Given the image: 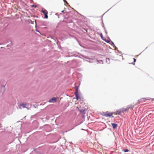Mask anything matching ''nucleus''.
Listing matches in <instances>:
<instances>
[{
  "instance_id": "f257e3e1",
  "label": "nucleus",
  "mask_w": 154,
  "mask_h": 154,
  "mask_svg": "<svg viewBox=\"0 0 154 154\" xmlns=\"http://www.w3.org/2000/svg\"><path fill=\"white\" fill-rule=\"evenodd\" d=\"M58 98L59 97H58L52 98L48 100V102L49 103H55L57 101V100Z\"/></svg>"
},
{
  "instance_id": "f03ea898",
  "label": "nucleus",
  "mask_w": 154,
  "mask_h": 154,
  "mask_svg": "<svg viewBox=\"0 0 154 154\" xmlns=\"http://www.w3.org/2000/svg\"><path fill=\"white\" fill-rule=\"evenodd\" d=\"M79 111L82 114H85V111L86 110V109L84 108L83 109H82L80 107H77Z\"/></svg>"
},
{
  "instance_id": "7ed1b4c3",
  "label": "nucleus",
  "mask_w": 154,
  "mask_h": 154,
  "mask_svg": "<svg viewBox=\"0 0 154 154\" xmlns=\"http://www.w3.org/2000/svg\"><path fill=\"white\" fill-rule=\"evenodd\" d=\"M41 11L44 14V15H45V18L47 19L48 18V12L47 10L45 9H42Z\"/></svg>"
},
{
  "instance_id": "20e7f679",
  "label": "nucleus",
  "mask_w": 154,
  "mask_h": 154,
  "mask_svg": "<svg viewBox=\"0 0 154 154\" xmlns=\"http://www.w3.org/2000/svg\"><path fill=\"white\" fill-rule=\"evenodd\" d=\"M104 116H105L106 117H111L112 116V117H113L112 116V113H111L109 112H107L106 113L103 114V115Z\"/></svg>"
},
{
  "instance_id": "39448f33",
  "label": "nucleus",
  "mask_w": 154,
  "mask_h": 154,
  "mask_svg": "<svg viewBox=\"0 0 154 154\" xmlns=\"http://www.w3.org/2000/svg\"><path fill=\"white\" fill-rule=\"evenodd\" d=\"M26 106H28V104H27L26 103H22L20 105L19 108L20 109L26 108Z\"/></svg>"
},
{
  "instance_id": "423d86ee",
  "label": "nucleus",
  "mask_w": 154,
  "mask_h": 154,
  "mask_svg": "<svg viewBox=\"0 0 154 154\" xmlns=\"http://www.w3.org/2000/svg\"><path fill=\"white\" fill-rule=\"evenodd\" d=\"M75 94L77 100H78L79 99H80V97L79 96L78 92L77 90L76 89V91L75 92Z\"/></svg>"
},
{
  "instance_id": "0eeeda50",
  "label": "nucleus",
  "mask_w": 154,
  "mask_h": 154,
  "mask_svg": "<svg viewBox=\"0 0 154 154\" xmlns=\"http://www.w3.org/2000/svg\"><path fill=\"white\" fill-rule=\"evenodd\" d=\"M138 102L137 103H143L146 101V100L145 98H142L138 100Z\"/></svg>"
},
{
  "instance_id": "6e6552de",
  "label": "nucleus",
  "mask_w": 154,
  "mask_h": 154,
  "mask_svg": "<svg viewBox=\"0 0 154 154\" xmlns=\"http://www.w3.org/2000/svg\"><path fill=\"white\" fill-rule=\"evenodd\" d=\"M122 112V109H120V110H118L116 112V114H119L120 115Z\"/></svg>"
},
{
  "instance_id": "1a4fd4ad",
  "label": "nucleus",
  "mask_w": 154,
  "mask_h": 154,
  "mask_svg": "<svg viewBox=\"0 0 154 154\" xmlns=\"http://www.w3.org/2000/svg\"><path fill=\"white\" fill-rule=\"evenodd\" d=\"M111 124H112V126L113 128L114 129L116 128L118 126V125L117 124H116L115 123H112Z\"/></svg>"
},
{
  "instance_id": "9d476101",
  "label": "nucleus",
  "mask_w": 154,
  "mask_h": 154,
  "mask_svg": "<svg viewBox=\"0 0 154 154\" xmlns=\"http://www.w3.org/2000/svg\"><path fill=\"white\" fill-rule=\"evenodd\" d=\"M122 109V112H124L128 111V109L127 107L126 108H123Z\"/></svg>"
},
{
  "instance_id": "9b49d317",
  "label": "nucleus",
  "mask_w": 154,
  "mask_h": 154,
  "mask_svg": "<svg viewBox=\"0 0 154 154\" xmlns=\"http://www.w3.org/2000/svg\"><path fill=\"white\" fill-rule=\"evenodd\" d=\"M134 107V106L132 105L129 106H127L128 109H131L132 110L133 109Z\"/></svg>"
},
{
  "instance_id": "f8f14e48",
  "label": "nucleus",
  "mask_w": 154,
  "mask_h": 154,
  "mask_svg": "<svg viewBox=\"0 0 154 154\" xmlns=\"http://www.w3.org/2000/svg\"><path fill=\"white\" fill-rule=\"evenodd\" d=\"M123 151L125 152H128L129 150L128 149H123Z\"/></svg>"
},
{
  "instance_id": "ddd939ff",
  "label": "nucleus",
  "mask_w": 154,
  "mask_h": 154,
  "mask_svg": "<svg viewBox=\"0 0 154 154\" xmlns=\"http://www.w3.org/2000/svg\"><path fill=\"white\" fill-rule=\"evenodd\" d=\"M134 62H135L136 61V59L135 58H134Z\"/></svg>"
},
{
  "instance_id": "4468645a",
  "label": "nucleus",
  "mask_w": 154,
  "mask_h": 154,
  "mask_svg": "<svg viewBox=\"0 0 154 154\" xmlns=\"http://www.w3.org/2000/svg\"><path fill=\"white\" fill-rule=\"evenodd\" d=\"M33 6H34V7H35V8L36 7V6H34V5H33Z\"/></svg>"
},
{
  "instance_id": "2eb2a0df",
  "label": "nucleus",
  "mask_w": 154,
  "mask_h": 154,
  "mask_svg": "<svg viewBox=\"0 0 154 154\" xmlns=\"http://www.w3.org/2000/svg\"><path fill=\"white\" fill-rule=\"evenodd\" d=\"M1 126H1V125H0V128Z\"/></svg>"
}]
</instances>
